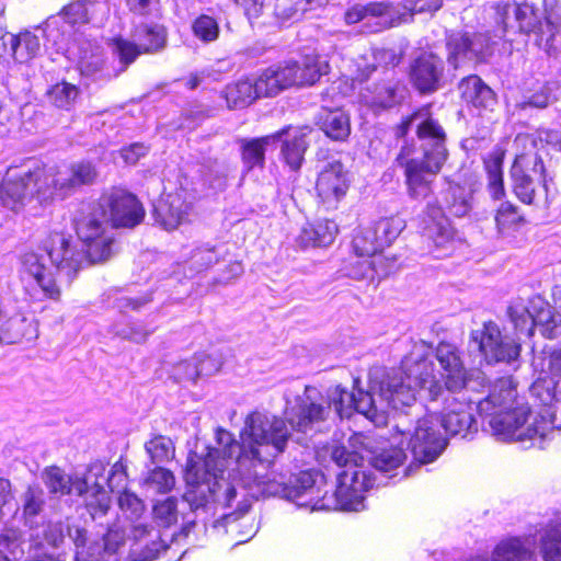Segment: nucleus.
Listing matches in <instances>:
<instances>
[{
  "instance_id": "nucleus-9",
  "label": "nucleus",
  "mask_w": 561,
  "mask_h": 561,
  "mask_svg": "<svg viewBox=\"0 0 561 561\" xmlns=\"http://www.w3.org/2000/svg\"><path fill=\"white\" fill-rule=\"evenodd\" d=\"M494 9L496 22L503 26V32L511 26L510 19L513 15L520 32L538 33L541 39L547 35L548 45H552L556 37L561 35V13L558 10L546 9L545 23H542L539 10L528 2H499Z\"/></svg>"
},
{
  "instance_id": "nucleus-1",
  "label": "nucleus",
  "mask_w": 561,
  "mask_h": 561,
  "mask_svg": "<svg viewBox=\"0 0 561 561\" xmlns=\"http://www.w3.org/2000/svg\"><path fill=\"white\" fill-rule=\"evenodd\" d=\"M289 437L283 419L261 412L247 417L241 443L230 432L218 427L216 444L208 448L206 456L194 454L187 459L185 479L188 489L183 494V502L205 520L218 507H232L238 488H241L245 493L237 502L236 511L221 515L227 523L236 512L244 514L249 511L251 503L247 496L255 500L279 496L311 511L323 508L324 494L318 485L323 477L318 472L302 471L290 485L270 477L268 467L284 453Z\"/></svg>"
},
{
  "instance_id": "nucleus-25",
  "label": "nucleus",
  "mask_w": 561,
  "mask_h": 561,
  "mask_svg": "<svg viewBox=\"0 0 561 561\" xmlns=\"http://www.w3.org/2000/svg\"><path fill=\"white\" fill-rule=\"evenodd\" d=\"M420 226L423 234L433 240L436 247H443L454 236L450 221L437 202L427 203Z\"/></svg>"
},
{
  "instance_id": "nucleus-27",
  "label": "nucleus",
  "mask_w": 561,
  "mask_h": 561,
  "mask_svg": "<svg viewBox=\"0 0 561 561\" xmlns=\"http://www.w3.org/2000/svg\"><path fill=\"white\" fill-rule=\"evenodd\" d=\"M388 5L385 3L356 4L350 8L344 15L347 24L365 21L368 32L376 33L391 26V19L387 14Z\"/></svg>"
},
{
  "instance_id": "nucleus-41",
  "label": "nucleus",
  "mask_w": 561,
  "mask_h": 561,
  "mask_svg": "<svg viewBox=\"0 0 561 561\" xmlns=\"http://www.w3.org/2000/svg\"><path fill=\"white\" fill-rule=\"evenodd\" d=\"M405 451L400 447L376 449L369 454L368 462L380 472H391L398 469L405 460Z\"/></svg>"
},
{
  "instance_id": "nucleus-3",
  "label": "nucleus",
  "mask_w": 561,
  "mask_h": 561,
  "mask_svg": "<svg viewBox=\"0 0 561 561\" xmlns=\"http://www.w3.org/2000/svg\"><path fill=\"white\" fill-rule=\"evenodd\" d=\"M414 129L420 142L402 146L397 162L404 169L408 193L412 198L424 199L433 193V183L447 161V134L428 107H422L405 117L394 129L397 138H404Z\"/></svg>"
},
{
  "instance_id": "nucleus-8",
  "label": "nucleus",
  "mask_w": 561,
  "mask_h": 561,
  "mask_svg": "<svg viewBox=\"0 0 561 561\" xmlns=\"http://www.w3.org/2000/svg\"><path fill=\"white\" fill-rule=\"evenodd\" d=\"M73 221L77 234L85 245L89 263L107 260L112 253L114 228L100 202L82 206Z\"/></svg>"
},
{
  "instance_id": "nucleus-48",
  "label": "nucleus",
  "mask_w": 561,
  "mask_h": 561,
  "mask_svg": "<svg viewBox=\"0 0 561 561\" xmlns=\"http://www.w3.org/2000/svg\"><path fill=\"white\" fill-rule=\"evenodd\" d=\"M353 248L358 256H374L385 248L371 227L364 228L353 239Z\"/></svg>"
},
{
  "instance_id": "nucleus-20",
  "label": "nucleus",
  "mask_w": 561,
  "mask_h": 561,
  "mask_svg": "<svg viewBox=\"0 0 561 561\" xmlns=\"http://www.w3.org/2000/svg\"><path fill=\"white\" fill-rule=\"evenodd\" d=\"M99 202L107 210L112 228H134L144 220L142 205L135 195L124 190L113 188Z\"/></svg>"
},
{
  "instance_id": "nucleus-21",
  "label": "nucleus",
  "mask_w": 561,
  "mask_h": 561,
  "mask_svg": "<svg viewBox=\"0 0 561 561\" xmlns=\"http://www.w3.org/2000/svg\"><path fill=\"white\" fill-rule=\"evenodd\" d=\"M444 60L434 53H422L410 66V79L417 91L431 94L442 87Z\"/></svg>"
},
{
  "instance_id": "nucleus-38",
  "label": "nucleus",
  "mask_w": 561,
  "mask_h": 561,
  "mask_svg": "<svg viewBox=\"0 0 561 561\" xmlns=\"http://www.w3.org/2000/svg\"><path fill=\"white\" fill-rule=\"evenodd\" d=\"M9 42L12 56L20 62L35 58L41 51L39 38L28 31L10 35Z\"/></svg>"
},
{
  "instance_id": "nucleus-44",
  "label": "nucleus",
  "mask_w": 561,
  "mask_h": 561,
  "mask_svg": "<svg viewBox=\"0 0 561 561\" xmlns=\"http://www.w3.org/2000/svg\"><path fill=\"white\" fill-rule=\"evenodd\" d=\"M507 316L516 330L531 335L534 331L533 308L530 300L525 305L522 299L514 300L507 307Z\"/></svg>"
},
{
  "instance_id": "nucleus-42",
  "label": "nucleus",
  "mask_w": 561,
  "mask_h": 561,
  "mask_svg": "<svg viewBox=\"0 0 561 561\" xmlns=\"http://www.w3.org/2000/svg\"><path fill=\"white\" fill-rule=\"evenodd\" d=\"M445 202L448 210L456 217H463L471 210V194L458 184L449 183Z\"/></svg>"
},
{
  "instance_id": "nucleus-24",
  "label": "nucleus",
  "mask_w": 561,
  "mask_h": 561,
  "mask_svg": "<svg viewBox=\"0 0 561 561\" xmlns=\"http://www.w3.org/2000/svg\"><path fill=\"white\" fill-rule=\"evenodd\" d=\"M272 136H276V141H282L280 153L284 162L291 171H298L308 148L307 128L286 127L272 134Z\"/></svg>"
},
{
  "instance_id": "nucleus-61",
  "label": "nucleus",
  "mask_w": 561,
  "mask_h": 561,
  "mask_svg": "<svg viewBox=\"0 0 561 561\" xmlns=\"http://www.w3.org/2000/svg\"><path fill=\"white\" fill-rule=\"evenodd\" d=\"M22 554L23 548L16 538L11 539L9 536L0 537V561H11V559H18Z\"/></svg>"
},
{
  "instance_id": "nucleus-43",
  "label": "nucleus",
  "mask_w": 561,
  "mask_h": 561,
  "mask_svg": "<svg viewBox=\"0 0 561 561\" xmlns=\"http://www.w3.org/2000/svg\"><path fill=\"white\" fill-rule=\"evenodd\" d=\"M175 485L173 472L163 467L150 470L142 480V486L157 494L169 493Z\"/></svg>"
},
{
  "instance_id": "nucleus-29",
  "label": "nucleus",
  "mask_w": 561,
  "mask_h": 561,
  "mask_svg": "<svg viewBox=\"0 0 561 561\" xmlns=\"http://www.w3.org/2000/svg\"><path fill=\"white\" fill-rule=\"evenodd\" d=\"M293 71V68H287V65L265 69L255 80L260 98L275 96L283 90L295 85V72Z\"/></svg>"
},
{
  "instance_id": "nucleus-16",
  "label": "nucleus",
  "mask_w": 561,
  "mask_h": 561,
  "mask_svg": "<svg viewBox=\"0 0 561 561\" xmlns=\"http://www.w3.org/2000/svg\"><path fill=\"white\" fill-rule=\"evenodd\" d=\"M98 176L95 165L90 161L71 163L67 172L46 171L39 193L44 198H65L83 185L92 184Z\"/></svg>"
},
{
  "instance_id": "nucleus-2",
  "label": "nucleus",
  "mask_w": 561,
  "mask_h": 561,
  "mask_svg": "<svg viewBox=\"0 0 561 561\" xmlns=\"http://www.w3.org/2000/svg\"><path fill=\"white\" fill-rule=\"evenodd\" d=\"M405 362L408 377L414 380V385L405 383L402 374L396 368L374 367L369 370L368 390L356 388L348 392L337 385L328 390L324 396L312 386H306L302 394L295 398L294 403H287L285 412L286 421L293 430L307 432L312 424L328 419L333 408L340 419L351 417L354 411L365 415L374 424L386 422V413L389 408L399 410L410 407L415 401V387H424L431 382L430 392L435 397L439 387L432 382V367L426 360L411 365Z\"/></svg>"
},
{
  "instance_id": "nucleus-47",
  "label": "nucleus",
  "mask_w": 561,
  "mask_h": 561,
  "mask_svg": "<svg viewBox=\"0 0 561 561\" xmlns=\"http://www.w3.org/2000/svg\"><path fill=\"white\" fill-rule=\"evenodd\" d=\"M145 449L153 463L173 459L175 447L172 439L164 435H156L145 444Z\"/></svg>"
},
{
  "instance_id": "nucleus-52",
  "label": "nucleus",
  "mask_w": 561,
  "mask_h": 561,
  "mask_svg": "<svg viewBox=\"0 0 561 561\" xmlns=\"http://www.w3.org/2000/svg\"><path fill=\"white\" fill-rule=\"evenodd\" d=\"M192 31L195 37L203 43L215 42L219 36V25L216 19L210 15L202 14L192 24Z\"/></svg>"
},
{
  "instance_id": "nucleus-30",
  "label": "nucleus",
  "mask_w": 561,
  "mask_h": 561,
  "mask_svg": "<svg viewBox=\"0 0 561 561\" xmlns=\"http://www.w3.org/2000/svg\"><path fill=\"white\" fill-rule=\"evenodd\" d=\"M337 233V225L332 220H318L302 227L297 241L302 248L328 247Z\"/></svg>"
},
{
  "instance_id": "nucleus-13",
  "label": "nucleus",
  "mask_w": 561,
  "mask_h": 561,
  "mask_svg": "<svg viewBox=\"0 0 561 561\" xmlns=\"http://www.w3.org/2000/svg\"><path fill=\"white\" fill-rule=\"evenodd\" d=\"M134 42L116 37L111 41L113 54L126 68L141 54H151L164 48L167 31L159 24H139L131 33Z\"/></svg>"
},
{
  "instance_id": "nucleus-45",
  "label": "nucleus",
  "mask_w": 561,
  "mask_h": 561,
  "mask_svg": "<svg viewBox=\"0 0 561 561\" xmlns=\"http://www.w3.org/2000/svg\"><path fill=\"white\" fill-rule=\"evenodd\" d=\"M530 392L537 397L546 408L538 414L546 415L549 421L553 423V414L550 412V405L557 400V382L552 377L540 378L536 380L531 387Z\"/></svg>"
},
{
  "instance_id": "nucleus-7",
  "label": "nucleus",
  "mask_w": 561,
  "mask_h": 561,
  "mask_svg": "<svg viewBox=\"0 0 561 561\" xmlns=\"http://www.w3.org/2000/svg\"><path fill=\"white\" fill-rule=\"evenodd\" d=\"M354 458L355 467L343 469L337 473V486L335 496L344 510L357 511L363 501V492L374 485V480L366 470L362 469L358 461H368L369 454L375 450L371 437L363 433H354L348 438L347 446Z\"/></svg>"
},
{
  "instance_id": "nucleus-18",
  "label": "nucleus",
  "mask_w": 561,
  "mask_h": 561,
  "mask_svg": "<svg viewBox=\"0 0 561 561\" xmlns=\"http://www.w3.org/2000/svg\"><path fill=\"white\" fill-rule=\"evenodd\" d=\"M471 341L477 345L488 363H512L520 354V344L508 335H503L499 325L489 321L482 329L471 332Z\"/></svg>"
},
{
  "instance_id": "nucleus-50",
  "label": "nucleus",
  "mask_w": 561,
  "mask_h": 561,
  "mask_svg": "<svg viewBox=\"0 0 561 561\" xmlns=\"http://www.w3.org/2000/svg\"><path fill=\"white\" fill-rule=\"evenodd\" d=\"M152 515L157 524L161 527H171L176 524L179 518L178 500L170 496L163 501L157 502L152 507Z\"/></svg>"
},
{
  "instance_id": "nucleus-22",
  "label": "nucleus",
  "mask_w": 561,
  "mask_h": 561,
  "mask_svg": "<svg viewBox=\"0 0 561 561\" xmlns=\"http://www.w3.org/2000/svg\"><path fill=\"white\" fill-rule=\"evenodd\" d=\"M350 187L348 172L340 160H331L319 171L316 190L324 203H336Z\"/></svg>"
},
{
  "instance_id": "nucleus-6",
  "label": "nucleus",
  "mask_w": 561,
  "mask_h": 561,
  "mask_svg": "<svg viewBox=\"0 0 561 561\" xmlns=\"http://www.w3.org/2000/svg\"><path fill=\"white\" fill-rule=\"evenodd\" d=\"M113 471L112 476L106 478L90 469L82 479L72 480L61 468L57 466L46 467L41 478L53 496H62L75 491L78 495L84 496L85 508L93 520L104 517L111 507V497L105 489L108 483L113 490L112 483L115 478L123 479L124 473Z\"/></svg>"
},
{
  "instance_id": "nucleus-55",
  "label": "nucleus",
  "mask_w": 561,
  "mask_h": 561,
  "mask_svg": "<svg viewBox=\"0 0 561 561\" xmlns=\"http://www.w3.org/2000/svg\"><path fill=\"white\" fill-rule=\"evenodd\" d=\"M536 206H542L546 208H557L561 206V192L552 179H546V181H543L542 188H540V196Z\"/></svg>"
},
{
  "instance_id": "nucleus-32",
  "label": "nucleus",
  "mask_w": 561,
  "mask_h": 561,
  "mask_svg": "<svg viewBox=\"0 0 561 561\" xmlns=\"http://www.w3.org/2000/svg\"><path fill=\"white\" fill-rule=\"evenodd\" d=\"M22 519L28 528L38 523L39 515L46 507V493L39 484H30L20 496Z\"/></svg>"
},
{
  "instance_id": "nucleus-40",
  "label": "nucleus",
  "mask_w": 561,
  "mask_h": 561,
  "mask_svg": "<svg viewBox=\"0 0 561 561\" xmlns=\"http://www.w3.org/2000/svg\"><path fill=\"white\" fill-rule=\"evenodd\" d=\"M35 330L26 318H11L0 328V344H15L23 339L31 340Z\"/></svg>"
},
{
  "instance_id": "nucleus-46",
  "label": "nucleus",
  "mask_w": 561,
  "mask_h": 561,
  "mask_svg": "<svg viewBox=\"0 0 561 561\" xmlns=\"http://www.w3.org/2000/svg\"><path fill=\"white\" fill-rule=\"evenodd\" d=\"M382 247H389L405 228V221L400 217L381 218L371 226Z\"/></svg>"
},
{
  "instance_id": "nucleus-39",
  "label": "nucleus",
  "mask_w": 561,
  "mask_h": 561,
  "mask_svg": "<svg viewBox=\"0 0 561 561\" xmlns=\"http://www.w3.org/2000/svg\"><path fill=\"white\" fill-rule=\"evenodd\" d=\"M104 7L99 0H75L62 9V14L70 24L88 23Z\"/></svg>"
},
{
  "instance_id": "nucleus-53",
  "label": "nucleus",
  "mask_w": 561,
  "mask_h": 561,
  "mask_svg": "<svg viewBox=\"0 0 561 561\" xmlns=\"http://www.w3.org/2000/svg\"><path fill=\"white\" fill-rule=\"evenodd\" d=\"M524 221L516 206L502 203L495 215L496 227L500 232L517 228Z\"/></svg>"
},
{
  "instance_id": "nucleus-59",
  "label": "nucleus",
  "mask_w": 561,
  "mask_h": 561,
  "mask_svg": "<svg viewBox=\"0 0 561 561\" xmlns=\"http://www.w3.org/2000/svg\"><path fill=\"white\" fill-rule=\"evenodd\" d=\"M197 362V371L199 376H211L217 373L222 362L219 357L209 354L201 353L194 356Z\"/></svg>"
},
{
  "instance_id": "nucleus-17",
  "label": "nucleus",
  "mask_w": 561,
  "mask_h": 561,
  "mask_svg": "<svg viewBox=\"0 0 561 561\" xmlns=\"http://www.w3.org/2000/svg\"><path fill=\"white\" fill-rule=\"evenodd\" d=\"M447 61L454 69L467 62H484L492 54L490 38L484 33L451 32L446 37Z\"/></svg>"
},
{
  "instance_id": "nucleus-56",
  "label": "nucleus",
  "mask_w": 561,
  "mask_h": 561,
  "mask_svg": "<svg viewBox=\"0 0 561 561\" xmlns=\"http://www.w3.org/2000/svg\"><path fill=\"white\" fill-rule=\"evenodd\" d=\"M128 10L138 16L160 15V0H126Z\"/></svg>"
},
{
  "instance_id": "nucleus-57",
  "label": "nucleus",
  "mask_w": 561,
  "mask_h": 561,
  "mask_svg": "<svg viewBox=\"0 0 561 561\" xmlns=\"http://www.w3.org/2000/svg\"><path fill=\"white\" fill-rule=\"evenodd\" d=\"M104 65L103 57L98 53H92L91 55H88L84 53L82 56H80L78 61V67L80 72L83 76H94L99 71L102 70Z\"/></svg>"
},
{
  "instance_id": "nucleus-33",
  "label": "nucleus",
  "mask_w": 561,
  "mask_h": 561,
  "mask_svg": "<svg viewBox=\"0 0 561 561\" xmlns=\"http://www.w3.org/2000/svg\"><path fill=\"white\" fill-rule=\"evenodd\" d=\"M533 308L534 327L542 328V334L553 339L559 334L561 316L556 314L553 308L540 296L530 299Z\"/></svg>"
},
{
  "instance_id": "nucleus-58",
  "label": "nucleus",
  "mask_w": 561,
  "mask_h": 561,
  "mask_svg": "<svg viewBox=\"0 0 561 561\" xmlns=\"http://www.w3.org/2000/svg\"><path fill=\"white\" fill-rule=\"evenodd\" d=\"M217 255L215 253L214 248L210 247H201L193 251L191 256L192 265L196 267L197 271H202L208 268L214 263L217 262Z\"/></svg>"
},
{
  "instance_id": "nucleus-19",
  "label": "nucleus",
  "mask_w": 561,
  "mask_h": 561,
  "mask_svg": "<svg viewBox=\"0 0 561 561\" xmlns=\"http://www.w3.org/2000/svg\"><path fill=\"white\" fill-rule=\"evenodd\" d=\"M444 413L442 426L451 436L467 438L478 431L477 421L473 417V408L470 399L461 391L445 392Z\"/></svg>"
},
{
  "instance_id": "nucleus-11",
  "label": "nucleus",
  "mask_w": 561,
  "mask_h": 561,
  "mask_svg": "<svg viewBox=\"0 0 561 561\" xmlns=\"http://www.w3.org/2000/svg\"><path fill=\"white\" fill-rule=\"evenodd\" d=\"M409 413H399L394 428L403 436H409V446L414 459L421 463L434 461L446 448L447 440L437 430V419L425 415L416 420L411 430Z\"/></svg>"
},
{
  "instance_id": "nucleus-15",
  "label": "nucleus",
  "mask_w": 561,
  "mask_h": 561,
  "mask_svg": "<svg viewBox=\"0 0 561 561\" xmlns=\"http://www.w3.org/2000/svg\"><path fill=\"white\" fill-rule=\"evenodd\" d=\"M43 250L59 273L66 275L69 284L83 264L89 262L85 249L79 248L65 232H50L43 241Z\"/></svg>"
},
{
  "instance_id": "nucleus-64",
  "label": "nucleus",
  "mask_w": 561,
  "mask_h": 561,
  "mask_svg": "<svg viewBox=\"0 0 561 561\" xmlns=\"http://www.w3.org/2000/svg\"><path fill=\"white\" fill-rule=\"evenodd\" d=\"M351 449L346 446L334 445L331 448V459L341 468L350 469L355 467V461Z\"/></svg>"
},
{
  "instance_id": "nucleus-36",
  "label": "nucleus",
  "mask_w": 561,
  "mask_h": 561,
  "mask_svg": "<svg viewBox=\"0 0 561 561\" xmlns=\"http://www.w3.org/2000/svg\"><path fill=\"white\" fill-rule=\"evenodd\" d=\"M225 98L230 108H243L260 98L255 81L249 79L239 80L227 85Z\"/></svg>"
},
{
  "instance_id": "nucleus-37",
  "label": "nucleus",
  "mask_w": 561,
  "mask_h": 561,
  "mask_svg": "<svg viewBox=\"0 0 561 561\" xmlns=\"http://www.w3.org/2000/svg\"><path fill=\"white\" fill-rule=\"evenodd\" d=\"M363 98L374 111L391 108L400 102L397 85L392 82L375 84L373 90L367 89Z\"/></svg>"
},
{
  "instance_id": "nucleus-26",
  "label": "nucleus",
  "mask_w": 561,
  "mask_h": 561,
  "mask_svg": "<svg viewBox=\"0 0 561 561\" xmlns=\"http://www.w3.org/2000/svg\"><path fill=\"white\" fill-rule=\"evenodd\" d=\"M533 546L528 537H508L496 543L490 560L478 557L472 561H537Z\"/></svg>"
},
{
  "instance_id": "nucleus-34",
  "label": "nucleus",
  "mask_w": 561,
  "mask_h": 561,
  "mask_svg": "<svg viewBox=\"0 0 561 561\" xmlns=\"http://www.w3.org/2000/svg\"><path fill=\"white\" fill-rule=\"evenodd\" d=\"M286 65L295 72V85L314 84L329 68V65L317 56H306L301 64L293 61Z\"/></svg>"
},
{
  "instance_id": "nucleus-23",
  "label": "nucleus",
  "mask_w": 561,
  "mask_h": 561,
  "mask_svg": "<svg viewBox=\"0 0 561 561\" xmlns=\"http://www.w3.org/2000/svg\"><path fill=\"white\" fill-rule=\"evenodd\" d=\"M191 203L186 202L184 192L167 194L153 207L154 221L164 230L172 231L188 220Z\"/></svg>"
},
{
  "instance_id": "nucleus-12",
  "label": "nucleus",
  "mask_w": 561,
  "mask_h": 561,
  "mask_svg": "<svg viewBox=\"0 0 561 561\" xmlns=\"http://www.w3.org/2000/svg\"><path fill=\"white\" fill-rule=\"evenodd\" d=\"M44 178H46V170L42 168L19 173H12L9 170L7 178L0 184V203L3 207L18 213L33 198L38 203L51 201V198L42 197L39 193Z\"/></svg>"
},
{
  "instance_id": "nucleus-14",
  "label": "nucleus",
  "mask_w": 561,
  "mask_h": 561,
  "mask_svg": "<svg viewBox=\"0 0 561 561\" xmlns=\"http://www.w3.org/2000/svg\"><path fill=\"white\" fill-rule=\"evenodd\" d=\"M511 178L517 198L528 205L538 203L540 188L546 181V168L538 154L518 156L512 168Z\"/></svg>"
},
{
  "instance_id": "nucleus-62",
  "label": "nucleus",
  "mask_w": 561,
  "mask_h": 561,
  "mask_svg": "<svg viewBox=\"0 0 561 561\" xmlns=\"http://www.w3.org/2000/svg\"><path fill=\"white\" fill-rule=\"evenodd\" d=\"M484 82L478 76H468L459 83V90L465 101L471 103L477 96Z\"/></svg>"
},
{
  "instance_id": "nucleus-28",
  "label": "nucleus",
  "mask_w": 561,
  "mask_h": 561,
  "mask_svg": "<svg viewBox=\"0 0 561 561\" xmlns=\"http://www.w3.org/2000/svg\"><path fill=\"white\" fill-rule=\"evenodd\" d=\"M21 263L23 271L36 280L47 297L51 299H58L60 297V289L56 285L51 273L46 267L45 259L42 254L27 252L22 255Z\"/></svg>"
},
{
  "instance_id": "nucleus-51",
  "label": "nucleus",
  "mask_w": 561,
  "mask_h": 561,
  "mask_svg": "<svg viewBox=\"0 0 561 561\" xmlns=\"http://www.w3.org/2000/svg\"><path fill=\"white\" fill-rule=\"evenodd\" d=\"M485 170L489 180V191L494 199H500L504 196L502 160L499 157H492L484 161Z\"/></svg>"
},
{
  "instance_id": "nucleus-5",
  "label": "nucleus",
  "mask_w": 561,
  "mask_h": 561,
  "mask_svg": "<svg viewBox=\"0 0 561 561\" xmlns=\"http://www.w3.org/2000/svg\"><path fill=\"white\" fill-rule=\"evenodd\" d=\"M30 540L36 547L59 548L70 541L76 546V561H121L119 551L125 543V535L119 529H108L102 542H93L85 550L88 540L83 527L66 520H46L28 528Z\"/></svg>"
},
{
  "instance_id": "nucleus-4",
  "label": "nucleus",
  "mask_w": 561,
  "mask_h": 561,
  "mask_svg": "<svg viewBox=\"0 0 561 561\" xmlns=\"http://www.w3.org/2000/svg\"><path fill=\"white\" fill-rule=\"evenodd\" d=\"M476 409L486 420L491 434L502 442L542 438L552 430V422L542 414L534 416L528 424L530 408L516 400V391L512 387L502 386L499 392L480 400Z\"/></svg>"
},
{
  "instance_id": "nucleus-35",
  "label": "nucleus",
  "mask_w": 561,
  "mask_h": 561,
  "mask_svg": "<svg viewBox=\"0 0 561 561\" xmlns=\"http://www.w3.org/2000/svg\"><path fill=\"white\" fill-rule=\"evenodd\" d=\"M276 141V136L267 135L261 138L241 140V158L248 171L255 167L263 168L266 147Z\"/></svg>"
},
{
  "instance_id": "nucleus-60",
  "label": "nucleus",
  "mask_w": 561,
  "mask_h": 561,
  "mask_svg": "<svg viewBox=\"0 0 561 561\" xmlns=\"http://www.w3.org/2000/svg\"><path fill=\"white\" fill-rule=\"evenodd\" d=\"M173 377L178 381H195L198 377L197 362L195 358L178 363L172 370Z\"/></svg>"
},
{
  "instance_id": "nucleus-49",
  "label": "nucleus",
  "mask_w": 561,
  "mask_h": 561,
  "mask_svg": "<svg viewBox=\"0 0 561 561\" xmlns=\"http://www.w3.org/2000/svg\"><path fill=\"white\" fill-rule=\"evenodd\" d=\"M540 551L545 561H561V527H550L540 539Z\"/></svg>"
},
{
  "instance_id": "nucleus-10",
  "label": "nucleus",
  "mask_w": 561,
  "mask_h": 561,
  "mask_svg": "<svg viewBox=\"0 0 561 561\" xmlns=\"http://www.w3.org/2000/svg\"><path fill=\"white\" fill-rule=\"evenodd\" d=\"M436 358H437L438 363L440 364L442 369L444 370L443 376L445 378V388H443L440 386V383L437 380H435L433 363L425 356H415L412 353L410 356L405 357L402 360V368L398 369L402 374V377H403V380L405 383L414 385V380L410 379L408 377L409 368L405 367V362H408V360L412 362L411 365H414L415 363L421 362V360L428 362L432 367V378H431L432 382L435 386L439 387V392L435 397L431 396V392H430V388H432L431 382L426 383V386H424V387L416 386L415 392L417 390L425 391L431 401L438 400V398L440 396L445 394V392L461 391L467 387V383H468L467 371H466L463 364L459 357L457 348L454 345H451L449 343H444V342L439 343L436 348Z\"/></svg>"
},
{
  "instance_id": "nucleus-54",
  "label": "nucleus",
  "mask_w": 561,
  "mask_h": 561,
  "mask_svg": "<svg viewBox=\"0 0 561 561\" xmlns=\"http://www.w3.org/2000/svg\"><path fill=\"white\" fill-rule=\"evenodd\" d=\"M79 90L76 85L62 82L49 91L50 101L59 108H69L77 99Z\"/></svg>"
},
{
  "instance_id": "nucleus-63",
  "label": "nucleus",
  "mask_w": 561,
  "mask_h": 561,
  "mask_svg": "<svg viewBox=\"0 0 561 561\" xmlns=\"http://www.w3.org/2000/svg\"><path fill=\"white\" fill-rule=\"evenodd\" d=\"M153 331V329H147L144 324L133 323L123 328L117 332V334L123 339H127L136 343H144Z\"/></svg>"
},
{
  "instance_id": "nucleus-31",
  "label": "nucleus",
  "mask_w": 561,
  "mask_h": 561,
  "mask_svg": "<svg viewBox=\"0 0 561 561\" xmlns=\"http://www.w3.org/2000/svg\"><path fill=\"white\" fill-rule=\"evenodd\" d=\"M319 128L334 141H344L351 135L350 115L343 110H324L319 115Z\"/></svg>"
}]
</instances>
